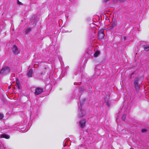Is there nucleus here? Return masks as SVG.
Returning a JSON list of instances; mask_svg holds the SVG:
<instances>
[{"label":"nucleus","instance_id":"obj_1","mask_svg":"<svg viewBox=\"0 0 149 149\" xmlns=\"http://www.w3.org/2000/svg\"><path fill=\"white\" fill-rule=\"evenodd\" d=\"M10 71V68L8 67L3 68L1 70L0 73L2 74H6L9 73Z\"/></svg>","mask_w":149,"mask_h":149},{"label":"nucleus","instance_id":"obj_2","mask_svg":"<svg viewBox=\"0 0 149 149\" xmlns=\"http://www.w3.org/2000/svg\"><path fill=\"white\" fill-rule=\"evenodd\" d=\"M104 36V35L103 31H101L99 32L98 33V37L99 40H101L103 39Z\"/></svg>","mask_w":149,"mask_h":149},{"label":"nucleus","instance_id":"obj_3","mask_svg":"<svg viewBox=\"0 0 149 149\" xmlns=\"http://www.w3.org/2000/svg\"><path fill=\"white\" fill-rule=\"evenodd\" d=\"M43 91V89L42 88H37L35 91V93L36 95H39L42 93Z\"/></svg>","mask_w":149,"mask_h":149},{"label":"nucleus","instance_id":"obj_4","mask_svg":"<svg viewBox=\"0 0 149 149\" xmlns=\"http://www.w3.org/2000/svg\"><path fill=\"white\" fill-rule=\"evenodd\" d=\"M86 120L85 119H83L79 122L80 125L82 128H83L85 125Z\"/></svg>","mask_w":149,"mask_h":149},{"label":"nucleus","instance_id":"obj_5","mask_svg":"<svg viewBox=\"0 0 149 149\" xmlns=\"http://www.w3.org/2000/svg\"><path fill=\"white\" fill-rule=\"evenodd\" d=\"M13 50L15 54H18L19 52V50L15 45H14L13 49Z\"/></svg>","mask_w":149,"mask_h":149},{"label":"nucleus","instance_id":"obj_6","mask_svg":"<svg viewBox=\"0 0 149 149\" xmlns=\"http://www.w3.org/2000/svg\"><path fill=\"white\" fill-rule=\"evenodd\" d=\"M80 111H79V117H82L85 114V111L80 109Z\"/></svg>","mask_w":149,"mask_h":149},{"label":"nucleus","instance_id":"obj_7","mask_svg":"<svg viewBox=\"0 0 149 149\" xmlns=\"http://www.w3.org/2000/svg\"><path fill=\"white\" fill-rule=\"evenodd\" d=\"M1 138H5L6 139H9L10 138L9 135L6 134H2L0 136Z\"/></svg>","mask_w":149,"mask_h":149},{"label":"nucleus","instance_id":"obj_8","mask_svg":"<svg viewBox=\"0 0 149 149\" xmlns=\"http://www.w3.org/2000/svg\"><path fill=\"white\" fill-rule=\"evenodd\" d=\"M33 73V70H30L27 73V76L29 77H31Z\"/></svg>","mask_w":149,"mask_h":149},{"label":"nucleus","instance_id":"obj_9","mask_svg":"<svg viewBox=\"0 0 149 149\" xmlns=\"http://www.w3.org/2000/svg\"><path fill=\"white\" fill-rule=\"evenodd\" d=\"M100 54V52L98 51H96L94 54V56L95 57H97Z\"/></svg>","mask_w":149,"mask_h":149},{"label":"nucleus","instance_id":"obj_10","mask_svg":"<svg viewBox=\"0 0 149 149\" xmlns=\"http://www.w3.org/2000/svg\"><path fill=\"white\" fill-rule=\"evenodd\" d=\"M135 88L137 90L139 88V86L138 84H134Z\"/></svg>","mask_w":149,"mask_h":149},{"label":"nucleus","instance_id":"obj_11","mask_svg":"<svg viewBox=\"0 0 149 149\" xmlns=\"http://www.w3.org/2000/svg\"><path fill=\"white\" fill-rule=\"evenodd\" d=\"M139 79L136 78L134 80V84H138L139 82Z\"/></svg>","mask_w":149,"mask_h":149},{"label":"nucleus","instance_id":"obj_12","mask_svg":"<svg viewBox=\"0 0 149 149\" xmlns=\"http://www.w3.org/2000/svg\"><path fill=\"white\" fill-rule=\"evenodd\" d=\"M143 47L145 50L146 51H148L149 50V46L144 45L143 46Z\"/></svg>","mask_w":149,"mask_h":149},{"label":"nucleus","instance_id":"obj_13","mask_svg":"<svg viewBox=\"0 0 149 149\" xmlns=\"http://www.w3.org/2000/svg\"><path fill=\"white\" fill-rule=\"evenodd\" d=\"M16 87L19 89H20V84L19 82L17 81L16 83Z\"/></svg>","mask_w":149,"mask_h":149},{"label":"nucleus","instance_id":"obj_14","mask_svg":"<svg viewBox=\"0 0 149 149\" xmlns=\"http://www.w3.org/2000/svg\"><path fill=\"white\" fill-rule=\"evenodd\" d=\"M17 4L19 5H23V4L21 3V2H20L19 0H17Z\"/></svg>","mask_w":149,"mask_h":149},{"label":"nucleus","instance_id":"obj_15","mask_svg":"<svg viewBox=\"0 0 149 149\" xmlns=\"http://www.w3.org/2000/svg\"><path fill=\"white\" fill-rule=\"evenodd\" d=\"M4 117V115L0 113V120L2 119Z\"/></svg>","mask_w":149,"mask_h":149},{"label":"nucleus","instance_id":"obj_16","mask_svg":"<svg viewBox=\"0 0 149 149\" xmlns=\"http://www.w3.org/2000/svg\"><path fill=\"white\" fill-rule=\"evenodd\" d=\"M142 132H144L147 131V130L146 129H143L142 130Z\"/></svg>","mask_w":149,"mask_h":149},{"label":"nucleus","instance_id":"obj_17","mask_svg":"<svg viewBox=\"0 0 149 149\" xmlns=\"http://www.w3.org/2000/svg\"><path fill=\"white\" fill-rule=\"evenodd\" d=\"M117 24L116 22L113 23L112 24V26H113V27H115L116 25Z\"/></svg>","mask_w":149,"mask_h":149},{"label":"nucleus","instance_id":"obj_18","mask_svg":"<svg viewBox=\"0 0 149 149\" xmlns=\"http://www.w3.org/2000/svg\"><path fill=\"white\" fill-rule=\"evenodd\" d=\"M30 31V29H28L26 30V33H28L29 31Z\"/></svg>","mask_w":149,"mask_h":149},{"label":"nucleus","instance_id":"obj_19","mask_svg":"<svg viewBox=\"0 0 149 149\" xmlns=\"http://www.w3.org/2000/svg\"><path fill=\"white\" fill-rule=\"evenodd\" d=\"M126 37H124V40H125L126 39Z\"/></svg>","mask_w":149,"mask_h":149},{"label":"nucleus","instance_id":"obj_20","mask_svg":"<svg viewBox=\"0 0 149 149\" xmlns=\"http://www.w3.org/2000/svg\"><path fill=\"white\" fill-rule=\"evenodd\" d=\"M83 104L82 103H81V102H80V104L81 105V104Z\"/></svg>","mask_w":149,"mask_h":149},{"label":"nucleus","instance_id":"obj_21","mask_svg":"<svg viewBox=\"0 0 149 149\" xmlns=\"http://www.w3.org/2000/svg\"><path fill=\"white\" fill-rule=\"evenodd\" d=\"M130 149H133V148H130Z\"/></svg>","mask_w":149,"mask_h":149},{"label":"nucleus","instance_id":"obj_22","mask_svg":"<svg viewBox=\"0 0 149 149\" xmlns=\"http://www.w3.org/2000/svg\"><path fill=\"white\" fill-rule=\"evenodd\" d=\"M122 0V1H124V0Z\"/></svg>","mask_w":149,"mask_h":149}]
</instances>
